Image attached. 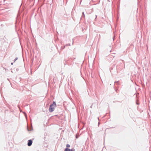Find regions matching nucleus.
Listing matches in <instances>:
<instances>
[{
    "label": "nucleus",
    "instance_id": "f257e3e1",
    "mask_svg": "<svg viewBox=\"0 0 151 151\" xmlns=\"http://www.w3.org/2000/svg\"><path fill=\"white\" fill-rule=\"evenodd\" d=\"M56 104L55 101H53V103L50 105L49 109V111L50 112H52L54 110L55 107L56 106Z\"/></svg>",
    "mask_w": 151,
    "mask_h": 151
},
{
    "label": "nucleus",
    "instance_id": "f03ea898",
    "mask_svg": "<svg viewBox=\"0 0 151 151\" xmlns=\"http://www.w3.org/2000/svg\"><path fill=\"white\" fill-rule=\"evenodd\" d=\"M32 141L31 139H29L28 141L27 145L29 146H31L32 144Z\"/></svg>",
    "mask_w": 151,
    "mask_h": 151
},
{
    "label": "nucleus",
    "instance_id": "7ed1b4c3",
    "mask_svg": "<svg viewBox=\"0 0 151 151\" xmlns=\"http://www.w3.org/2000/svg\"><path fill=\"white\" fill-rule=\"evenodd\" d=\"M65 151H75V150L74 148L70 149L68 148H66L65 149Z\"/></svg>",
    "mask_w": 151,
    "mask_h": 151
},
{
    "label": "nucleus",
    "instance_id": "20e7f679",
    "mask_svg": "<svg viewBox=\"0 0 151 151\" xmlns=\"http://www.w3.org/2000/svg\"><path fill=\"white\" fill-rule=\"evenodd\" d=\"M83 17L84 18L85 17V14L84 12H83L82 13L81 17Z\"/></svg>",
    "mask_w": 151,
    "mask_h": 151
},
{
    "label": "nucleus",
    "instance_id": "39448f33",
    "mask_svg": "<svg viewBox=\"0 0 151 151\" xmlns=\"http://www.w3.org/2000/svg\"><path fill=\"white\" fill-rule=\"evenodd\" d=\"M66 146L67 147H70V145L69 144H68L66 145Z\"/></svg>",
    "mask_w": 151,
    "mask_h": 151
},
{
    "label": "nucleus",
    "instance_id": "423d86ee",
    "mask_svg": "<svg viewBox=\"0 0 151 151\" xmlns=\"http://www.w3.org/2000/svg\"><path fill=\"white\" fill-rule=\"evenodd\" d=\"M18 59V58H16L15 59H14V62H15L16 60H17Z\"/></svg>",
    "mask_w": 151,
    "mask_h": 151
},
{
    "label": "nucleus",
    "instance_id": "0eeeda50",
    "mask_svg": "<svg viewBox=\"0 0 151 151\" xmlns=\"http://www.w3.org/2000/svg\"><path fill=\"white\" fill-rule=\"evenodd\" d=\"M136 104H138V105L139 104V103H138V102H137Z\"/></svg>",
    "mask_w": 151,
    "mask_h": 151
},
{
    "label": "nucleus",
    "instance_id": "6e6552de",
    "mask_svg": "<svg viewBox=\"0 0 151 151\" xmlns=\"http://www.w3.org/2000/svg\"><path fill=\"white\" fill-rule=\"evenodd\" d=\"M27 129H28V130H29V131H31V130H32V129H30V130H29V129H28V128H27Z\"/></svg>",
    "mask_w": 151,
    "mask_h": 151
},
{
    "label": "nucleus",
    "instance_id": "1a4fd4ad",
    "mask_svg": "<svg viewBox=\"0 0 151 151\" xmlns=\"http://www.w3.org/2000/svg\"><path fill=\"white\" fill-rule=\"evenodd\" d=\"M11 64L12 65H13V63H11Z\"/></svg>",
    "mask_w": 151,
    "mask_h": 151
},
{
    "label": "nucleus",
    "instance_id": "9d476101",
    "mask_svg": "<svg viewBox=\"0 0 151 151\" xmlns=\"http://www.w3.org/2000/svg\"><path fill=\"white\" fill-rule=\"evenodd\" d=\"M118 83V81L115 82V83Z\"/></svg>",
    "mask_w": 151,
    "mask_h": 151
},
{
    "label": "nucleus",
    "instance_id": "9b49d317",
    "mask_svg": "<svg viewBox=\"0 0 151 151\" xmlns=\"http://www.w3.org/2000/svg\"><path fill=\"white\" fill-rule=\"evenodd\" d=\"M69 45V46H70V44H68V45H66V46H67V45Z\"/></svg>",
    "mask_w": 151,
    "mask_h": 151
},
{
    "label": "nucleus",
    "instance_id": "f8f14e48",
    "mask_svg": "<svg viewBox=\"0 0 151 151\" xmlns=\"http://www.w3.org/2000/svg\"><path fill=\"white\" fill-rule=\"evenodd\" d=\"M76 138H78V136H76Z\"/></svg>",
    "mask_w": 151,
    "mask_h": 151
},
{
    "label": "nucleus",
    "instance_id": "ddd939ff",
    "mask_svg": "<svg viewBox=\"0 0 151 151\" xmlns=\"http://www.w3.org/2000/svg\"><path fill=\"white\" fill-rule=\"evenodd\" d=\"M99 122L98 124V126H99Z\"/></svg>",
    "mask_w": 151,
    "mask_h": 151
},
{
    "label": "nucleus",
    "instance_id": "4468645a",
    "mask_svg": "<svg viewBox=\"0 0 151 151\" xmlns=\"http://www.w3.org/2000/svg\"><path fill=\"white\" fill-rule=\"evenodd\" d=\"M113 40H114V37L113 38Z\"/></svg>",
    "mask_w": 151,
    "mask_h": 151
},
{
    "label": "nucleus",
    "instance_id": "2eb2a0df",
    "mask_svg": "<svg viewBox=\"0 0 151 151\" xmlns=\"http://www.w3.org/2000/svg\"><path fill=\"white\" fill-rule=\"evenodd\" d=\"M90 107L91 108H92V106H91Z\"/></svg>",
    "mask_w": 151,
    "mask_h": 151
},
{
    "label": "nucleus",
    "instance_id": "dca6fc26",
    "mask_svg": "<svg viewBox=\"0 0 151 151\" xmlns=\"http://www.w3.org/2000/svg\"><path fill=\"white\" fill-rule=\"evenodd\" d=\"M96 18L97 17V16L96 15Z\"/></svg>",
    "mask_w": 151,
    "mask_h": 151
}]
</instances>
